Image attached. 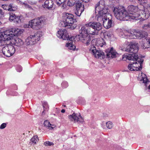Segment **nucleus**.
<instances>
[{
    "label": "nucleus",
    "mask_w": 150,
    "mask_h": 150,
    "mask_svg": "<svg viewBox=\"0 0 150 150\" xmlns=\"http://www.w3.org/2000/svg\"><path fill=\"white\" fill-rule=\"evenodd\" d=\"M39 1L40 2V1Z\"/></svg>",
    "instance_id": "52"
},
{
    "label": "nucleus",
    "mask_w": 150,
    "mask_h": 150,
    "mask_svg": "<svg viewBox=\"0 0 150 150\" xmlns=\"http://www.w3.org/2000/svg\"><path fill=\"white\" fill-rule=\"evenodd\" d=\"M5 44V41L3 40V39L2 38L1 34L0 33V46L3 45Z\"/></svg>",
    "instance_id": "33"
},
{
    "label": "nucleus",
    "mask_w": 150,
    "mask_h": 150,
    "mask_svg": "<svg viewBox=\"0 0 150 150\" xmlns=\"http://www.w3.org/2000/svg\"><path fill=\"white\" fill-rule=\"evenodd\" d=\"M108 52L106 56L108 58H115L118 55V54L112 47L109 48L108 50Z\"/></svg>",
    "instance_id": "16"
},
{
    "label": "nucleus",
    "mask_w": 150,
    "mask_h": 150,
    "mask_svg": "<svg viewBox=\"0 0 150 150\" xmlns=\"http://www.w3.org/2000/svg\"><path fill=\"white\" fill-rule=\"evenodd\" d=\"M44 109L48 110V105L47 102H45L42 104Z\"/></svg>",
    "instance_id": "36"
},
{
    "label": "nucleus",
    "mask_w": 150,
    "mask_h": 150,
    "mask_svg": "<svg viewBox=\"0 0 150 150\" xmlns=\"http://www.w3.org/2000/svg\"><path fill=\"white\" fill-rule=\"evenodd\" d=\"M150 28V25L149 24H144L142 26L143 29L146 30L147 32L148 31Z\"/></svg>",
    "instance_id": "31"
},
{
    "label": "nucleus",
    "mask_w": 150,
    "mask_h": 150,
    "mask_svg": "<svg viewBox=\"0 0 150 150\" xmlns=\"http://www.w3.org/2000/svg\"><path fill=\"white\" fill-rule=\"evenodd\" d=\"M38 136H34L31 139V142L35 144H36L37 142H38Z\"/></svg>",
    "instance_id": "30"
},
{
    "label": "nucleus",
    "mask_w": 150,
    "mask_h": 150,
    "mask_svg": "<svg viewBox=\"0 0 150 150\" xmlns=\"http://www.w3.org/2000/svg\"><path fill=\"white\" fill-rule=\"evenodd\" d=\"M75 21L73 14L66 13L63 16V20L60 22L59 25L61 27L70 26L71 28L73 30L76 27V25L72 26Z\"/></svg>",
    "instance_id": "5"
},
{
    "label": "nucleus",
    "mask_w": 150,
    "mask_h": 150,
    "mask_svg": "<svg viewBox=\"0 0 150 150\" xmlns=\"http://www.w3.org/2000/svg\"><path fill=\"white\" fill-rule=\"evenodd\" d=\"M115 16L117 19L120 21H127L129 19H137L139 15L138 14H134L132 13H128L124 8L119 6L114 7L113 9Z\"/></svg>",
    "instance_id": "3"
},
{
    "label": "nucleus",
    "mask_w": 150,
    "mask_h": 150,
    "mask_svg": "<svg viewBox=\"0 0 150 150\" xmlns=\"http://www.w3.org/2000/svg\"><path fill=\"white\" fill-rule=\"evenodd\" d=\"M83 11V9H76V10L75 11V14L77 16H80L82 13Z\"/></svg>",
    "instance_id": "29"
},
{
    "label": "nucleus",
    "mask_w": 150,
    "mask_h": 150,
    "mask_svg": "<svg viewBox=\"0 0 150 150\" xmlns=\"http://www.w3.org/2000/svg\"><path fill=\"white\" fill-rule=\"evenodd\" d=\"M147 35L146 31H140L138 32H134L132 33L131 31H125L123 34H122V38L126 39H134L138 38L141 39L142 38H145Z\"/></svg>",
    "instance_id": "6"
},
{
    "label": "nucleus",
    "mask_w": 150,
    "mask_h": 150,
    "mask_svg": "<svg viewBox=\"0 0 150 150\" xmlns=\"http://www.w3.org/2000/svg\"><path fill=\"white\" fill-rule=\"evenodd\" d=\"M75 38L73 36H71L68 39V42L66 45V47L70 50H74L75 48V46L72 44L73 41H75Z\"/></svg>",
    "instance_id": "17"
},
{
    "label": "nucleus",
    "mask_w": 150,
    "mask_h": 150,
    "mask_svg": "<svg viewBox=\"0 0 150 150\" xmlns=\"http://www.w3.org/2000/svg\"><path fill=\"white\" fill-rule=\"evenodd\" d=\"M6 124L5 123H2L0 126V128L1 129L4 128L6 126Z\"/></svg>",
    "instance_id": "43"
},
{
    "label": "nucleus",
    "mask_w": 150,
    "mask_h": 150,
    "mask_svg": "<svg viewBox=\"0 0 150 150\" xmlns=\"http://www.w3.org/2000/svg\"><path fill=\"white\" fill-rule=\"evenodd\" d=\"M90 1V0H86V1H84L85 2H86V3H87V2H88V1Z\"/></svg>",
    "instance_id": "47"
},
{
    "label": "nucleus",
    "mask_w": 150,
    "mask_h": 150,
    "mask_svg": "<svg viewBox=\"0 0 150 150\" xmlns=\"http://www.w3.org/2000/svg\"><path fill=\"white\" fill-rule=\"evenodd\" d=\"M83 3L80 2L78 1L76 3V9H83V11L84 10V5Z\"/></svg>",
    "instance_id": "24"
},
{
    "label": "nucleus",
    "mask_w": 150,
    "mask_h": 150,
    "mask_svg": "<svg viewBox=\"0 0 150 150\" xmlns=\"http://www.w3.org/2000/svg\"><path fill=\"white\" fill-rule=\"evenodd\" d=\"M143 6V8L140 10L139 11L138 8L137 6H134L132 5H130L128 7V13H132L133 14H138L139 15L138 19H134L138 20L141 18L144 17L145 19H147L149 17L150 12V5L148 4H146L144 6ZM134 14L133 15L134 16Z\"/></svg>",
    "instance_id": "4"
},
{
    "label": "nucleus",
    "mask_w": 150,
    "mask_h": 150,
    "mask_svg": "<svg viewBox=\"0 0 150 150\" xmlns=\"http://www.w3.org/2000/svg\"><path fill=\"white\" fill-rule=\"evenodd\" d=\"M1 22L0 21V25H1Z\"/></svg>",
    "instance_id": "49"
},
{
    "label": "nucleus",
    "mask_w": 150,
    "mask_h": 150,
    "mask_svg": "<svg viewBox=\"0 0 150 150\" xmlns=\"http://www.w3.org/2000/svg\"><path fill=\"white\" fill-rule=\"evenodd\" d=\"M57 35L59 38L62 39L64 40H68L69 38L71 37L69 36L67 30L65 29L59 30L57 32Z\"/></svg>",
    "instance_id": "13"
},
{
    "label": "nucleus",
    "mask_w": 150,
    "mask_h": 150,
    "mask_svg": "<svg viewBox=\"0 0 150 150\" xmlns=\"http://www.w3.org/2000/svg\"><path fill=\"white\" fill-rule=\"evenodd\" d=\"M139 1L141 2V4H143L144 3H146L147 2V0H138Z\"/></svg>",
    "instance_id": "44"
},
{
    "label": "nucleus",
    "mask_w": 150,
    "mask_h": 150,
    "mask_svg": "<svg viewBox=\"0 0 150 150\" xmlns=\"http://www.w3.org/2000/svg\"><path fill=\"white\" fill-rule=\"evenodd\" d=\"M44 144L46 146H51V145H53L54 143L52 142H45L44 143Z\"/></svg>",
    "instance_id": "38"
},
{
    "label": "nucleus",
    "mask_w": 150,
    "mask_h": 150,
    "mask_svg": "<svg viewBox=\"0 0 150 150\" xmlns=\"http://www.w3.org/2000/svg\"><path fill=\"white\" fill-rule=\"evenodd\" d=\"M14 43L15 45L17 46H20L23 44V42L22 40L18 38L15 39Z\"/></svg>",
    "instance_id": "21"
},
{
    "label": "nucleus",
    "mask_w": 150,
    "mask_h": 150,
    "mask_svg": "<svg viewBox=\"0 0 150 150\" xmlns=\"http://www.w3.org/2000/svg\"><path fill=\"white\" fill-rule=\"evenodd\" d=\"M147 42L142 45V47L143 49H145L150 48V38L146 39Z\"/></svg>",
    "instance_id": "25"
},
{
    "label": "nucleus",
    "mask_w": 150,
    "mask_h": 150,
    "mask_svg": "<svg viewBox=\"0 0 150 150\" xmlns=\"http://www.w3.org/2000/svg\"><path fill=\"white\" fill-rule=\"evenodd\" d=\"M100 22L92 21L85 24L87 27L86 29L84 26L81 27L79 30V34L76 36V38H79L80 41L88 45L90 44L91 38L88 34L92 35H98V32L101 30L102 25Z\"/></svg>",
    "instance_id": "1"
},
{
    "label": "nucleus",
    "mask_w": 150,
    "mask_h": 150,
    "mask_svg": "<svg viewBox=\"0 0 150 150\" xmlns=\"http://www.w3.org/2000/svg\"><path fill=\"white\" fill-rule=\"evenodd\" d=\"M141 81H142L144 83H146L148 81V80L146 77V76L144 74L142 75V77L141 79H140Z\"/></svg>",
    "instance_id": "27"
},
{
    "label": "nucleus",
    "mask_w": 150,
    "mask_h": 150,
    "mask_svg": "<svg viewBox=\"0 0 150 150\" xmlns=\"http://www.w3.org/2000/svg\"><path fill=\"white\" fill-rule=\"evenodd\" d=\"M89 51L96 58L103 59L105 57L103 52L102 50H96L94 46H93V48H90Z\"/></svg>",
    "instance_id": "12"
},
{
    "label": "nucleus",
    "mask_w": 150,
    "mask_h": 150,
    "mask_svg": "<svg viewBox=\"0 0 150 150\" xmlns=\"http://www.w3.org/2000/svg\"><path fill=\"white\" fill-rule=\"evenodd\" d=\"M10 31L13 37L15 36L20 35L23 33V31L22 30L18 28L12 29Z\"/></svg>",
    "instance_id": "20"
},
{
    "label": "nucleus",
    "mask_w": 150,
    "mask_h": 150,
    "mask_svg": "<svg viewBox=\"0 0 150 150\" xmlns=\"http://www.w3.org/2000/svg\"><path fill=\"white\" fill-rule=\"evenodd\" d=\"M2 7L4 10H8V11H10L9 5H8V4L2 5Z\"/></svg>",
    "instance_id": "34"
},
{
    "label": "nucleus",
    "mask_w": 150,
    "mask_h": 150,
    "mask_svg": "<svg viewBox=\"0 0 150 150\" xmlns=\"http://www.w3.org/2000/svg\"><path fill=\"white\" fill-rule=\"evenodd\" d=\"M76 3V1L75 0H69L67 5L69 6H72Z\"/></svg>",
    "instance_id": "28"
},
{
    "label": "nucleus",
    "mask_w": 150,
    "mask_h": 150,
    "mask_svg": "<svg viewBox=\"0 0 150 150\" xmlns=\"http://www.w3.org/2000/svg\"><path fill=\"white\" fill-rule=\"evenodd\" d=\"M18 3H20L21 4H24L26 7H27L28 8H30V6L28 5V4H26L24 2H22V1H20L18 0Z\"/></svg>",
    "instance_id": "41"
},
{
    "label": "nucleus",
    "mask_w": 150,
    "mask_h": 150,
    "mask_svg": "<svg viewBox=\"0 0 150 150\" xmlns=\"http://www.w3.org/2000/svg\"><path fill=\"white\" fill-rule=\"evenodd\" d=\"M53 2L51 0H47L45 3L44 5H43V7L45 8H47L50 9L52 8L54 9L55 7L53 6Z\"/></svg>",
    "instance_id": "19"
},
{
    "label": "nucleus",
    "mask_w": 150,
    "mask_h": 150,
    "mask_svg": "<svg viewBox=\"0 0 150 150\" xmlns=\"http://www.w3.org/2000/svg\"><path fill=\"white\" fill-rule=\"evenodd\" d=\"M69 118L71 120H74L75 122L78 123L82 122L83 121V119L79 113H73L71 115H70L69 116Z\"/></svg>",
    "instance_id": "14"
},
{
    "label": "nucleus",
    "mask_w": 150,
    "mask_h": 150,
    "mask_svg": "<svg viewBox=\"0 0 150 150\" xmlns=\"http://www.w3.org/2000/svg\"><path fill=\"white\" fill-rule=\"evenodd\" d=\"M40 37L38 33L34 35H30L26 39L25 43L28 45H34L40 40Z\"/></svg>",
    "instance_id": "11"
},
{
    "label": "nucleus",
    "mask_w": 150,
    "mask_h": 150,
    "mask_svg": "<svg viewBox=\"0 0 150 150\" xmlns=\"http://www.w3.org/2000/svg\"><path fill=\"white\" fill-rule=\"evenodd\" d=\"M109 38H110L112 35V33L111 32L107 33L105 34Z\"/></svg>",
    "instance_id": "40"
},
{
    "label": "nucleus",
    "mask_w": 150,
    "mask_h": 150,
    "mask_svg": "<svg viewBox=\"0 0 150 150\" xmlns=\"http://www.w3.org/2000/svg\"><path fill=\"white\" fill-rule=\"evenodd\" d=\"M9 20L16 23H19L21 22V18L22 17L20 16H16L13 13H9Z\"/></svg>",
    "instance_id": "15"
},
{
    "label": "nucleus",
    "mask_w": 150,
    "mask_h": 150,
    "mask_svg": "<svg viewBox=\"0 0 150 150\" xmlns=\"http://www.w3.org/2000/svg\"><path fill=\"white\" fill-rule=\"evenodd\" d=\"M64 107H66V105H64Z\"/></svg>",
    "instance_id": "51"
},
{
    "label": "nucleus",
    "mask_w": 150,
    "mask_h": 150,
    "mask_svg": "<svg viewBox=\"0 0 150 150\" xmlns=\"http://www.w3.org/2000/svg\"><path fill=\"white\" fill-rule=\"evenodd\" d=\"M16 69L18 72H21L22 69V67L20 65H17L16 67Z\"/></svg>",
    "instance_id": "39"
},
{
    "label": "nucleus",
    "mask_w": 150,
    "mask_h": 150,
    "mask_svg": "<svg viewBox=\"0 0 150 150\" xmlns=\"http://www.w3.org/2000/svg\"><path fill=\"white\" fill-rule=\"evenodd\" d=\"M61 85L62 87L64 88H66L67 87L68 85V83L66 81L63 82L62 83Z\"/></svg>",
    "instance_id": "37"
},
{
    "label": "nucleus",
    "mask_w": 150,
    "mask_h": 150,
    "mask_svg": "<svg viewBox=\"0 0 150 150\" xmlns=\"http://www.w3.org/2000/svg\"><path fill=\"white\" fill-rule=\"evenodd\" d=\"M4 16V12L2 9L0 8V19Z\"/></svg>",
    "instance_id": "42"
},
{
    "label": "nucleus",
    "mask_w": 150,
    "mask_h": 150,
    "mask_svg": "<svg viewBox=\"0 0 150 150\" xmlns=\"http://www.w3.org/2000/svg\"><path fill=\"white\" fill-rule=\"evenodd\" d=\"M66 0H56L55 2L59 6L62 3L64 2Z\"/></svg>",
    "instance_id": "35"
},
{
    "label": "nucleus",
    "mask_w": 150,
    "mask_h": 150,
    "mask_svg": "<svg viewBox=\"0 0 150 150\" xmlns=\"http://www.w3.org/2000/svg\"><path fill=\"white\" fill-rule=\"evenodd\" d=\"M17 95V93H16L15 95Z\"/></svg>",
    "instance_id": "50"
},
{
    "label": "nucleus",
    "mask_w": 150,
    "mask_h": 150,
    "mask_svg": "<svg viewBox=\"0 0 150 150\" xmlns=\"http://www.w3.org/2000/svg\"><path fill=\"white\" fill-rule=\"evenodd\" d=\"M97 45L100 47H104L106 45V43L104 41L103 39L101 38L97 41V43H96Z\"/></svg>",
    "instance_id": "22"
},
{
    "label": "nucleus",
    "mask_w": 150,
    "mask_h": 150,
    "mask_svg": "<svg viewBox=\"0 0 150 150\" xmlns=\"http://www.w3.org/2000/svg\"><path fill=\"white\" fill-rule=\"evenodd\" d=\"M48 110H46V109H44V110L42 113V115H45V111L46 110L47 111Z\"/></svg>",
    "instance_id": "45"
},
{
    "label": "nucleus",
    "mask_w": 150,
    "mask_h": 150,
    "mask_svg": "<svg viewBox=\"0 0 150 150\" xmlns=\"http://www.w3.org/2000/svg\"><path fill=\"white\" fill-rule=\"evenodd\" d=\"M104 1L101 0L96 5L95 11L98 12L95 18L99 22H103L104 27L107 29H109L112 25L111 15L108 13V8L105 5Z\"/></svg>",
    "instance_id": "2"
},
{
    "label": "nucleus",
    "mask_w": 150,
    "mask_h": 150,
    "mask_svg": "<svg viewBox=\"0 0 150 150\" xmlns=\"http://www.w3.org/2000/svg\"><path fill=\"white\" fill-rule=\"evenodd\" d=\"M45 19L42 17L38 18L33 19L29 22V26L33 29H36L38 26L45 24Z\"/></svg>",
    "instance_id": "9"
},
{
    "label": "nucleus",
    "mask_w": 150,
    "mask_h": 150,
    "mask_svg": "<svg viewBox=\"0 0 150 150\" xmlns=\"http://www.w3.org/2000/svg\"><path fill=\"white\" fill-rule=\"evenodd\" d=\"M3 54L7 57L12 55L15 52V49L13 46L8 45L5 46L2 50Z\"/></svg>",
    "instance_id": "10"
},
{
    "label": "nucleus",
    "mask_w": 150,
    "mask_h": 150,
    "mask_svg": "<svg viewBox=\"0 0 150 150\" xmlns=\"http://www.w3.org/2000/svg\"><path fill=\"white\" fill-rule=\"evenodd\" d=\"M44 125L49 129H52L54 128L55 126L54 125L51 124L48 120H45L44 122Z\"/></svg>",
    "instance_id": "23"
},
{
    "label": "nucleus",
    "mask_w": 150,
    "mask_h": 150,
    "mask_svg": "<svg viewBox=\"0 0 150 150\" xmlns=\"http://www.w3.org/2000/svg\"><path fill=\"white\" fill-rule=\"evenodd\" d=\"M65 110H64V109H62V110H61V112L62 113H64L65 112Z\"/></svg>",
    "instance_id": "46"
},
{
    "label": "nucleus",
    "mask_w": 150,
    "mask_h": 150,
    "mask_svg": "<svg viewBox=\"0 0 150 150\" xmlns=\"http://www.w3.org/2000/svg\"><path fill=\"white\" fill-rule=\"evenodd\" d=\"M138 50V47L137 44L134 43L130 46L127 47L126 51L130 53H132V54H128V55H124L122 56V59L125 60L126 59L129 60L136 59L139 58L138 55L136 54Z\"/></svg>",
    "instance_id": "7"
},
{
    "label": "nucleus",
    "mask_w": 150,
    "mask_h": 150,
    "mask_svg": "<svg viewBox=\"0 0 150 150\" xmlns=\"http://www.w3.org/2000/svg\"><path fill=\"white\" fill-rule=\"evenodd\" d=\"M2 38H4L3 40L4 41H8L10 40L13 37L10 30H7L4 32L2 34H1Z\"/></svg>",
    "instance_id": "18"
},
{
    "label": "nucleus",
    "mask_w": 150,
    "mask_h": 150,
    "mask_svg": "<svg viewBox=\"0 0 150 150\" xmlns=\"http://www.w3.org/2000/svg\"><path fill=\"white\" fill-rule=\"evenodd\" d=\"M134 62H131V64H129L128 66V69L131 71H138L142 69V64L143 61V59L138 58L136 59L131 60Z\"/></svg>",
    "instance_id": "8"
},
{
    "label": "nucleus",
    "mask_w": 150,
    "mask_h": 150,
    "mask_svg": "<svg viewBox=\"0 0 150 150\" xmlns=\"http://www.w3.org/2000/svg\"><path fill=\"white\" fill-rule=\"evenodd\" d=\"M10 11H14L17 9V6L14 5L13 4H9Z\"/></svg>",
    "instance_id": "26"
},
{
    "label": "nucleus",
    "mask_w": 150,
    "mask_h": 150,
    "mask_svg": "<svg viewBox=\"0 0 150 150\" xmlns=\"http://www.w3.org/2000/svg\"><path fill=\"white\" fill-rule=\"evenodd\" d=\"M148 88L150 90V85L149 86Z\"/></svg>",
    "instance_id": "48"
},
{
    "label": "nucleus",
    "mask_w": 150,
    "mask_h": 150,
    "mask_svg": "<svg viewBox=\"0 0 150 150\" xmlns=\"http://www.w3.org/2000/svg\"><path fill=\"white\" fill-rule=\"evenodd\" d=\"M106 125L107 127L109 129H111L113 127V124L112 122L110 121L107 122Z\"/></svg>",
    "instance_id": "32"
}]
</instances>
